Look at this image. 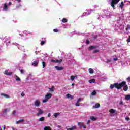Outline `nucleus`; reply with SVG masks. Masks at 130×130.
Here are the masks:
<instances>
[{
	"mask_svg": "<svg viewBox=\"0 0 130 130\" xmlns=\"http://www.w3.org/2000/svg\"><path fill=\"white\" fill-rule=\"evenodd\" d=\"M124 85H125V82L122 81L120 83H114V87L116 88V89H117L118 90H120L122 88Z\"/></svg>",
	"mask_w": 130,
	"mask_h": 130,
	"instance_id": "f257e3e1",
	"label": "nucleus"
},
{
	"mask_svg": "<svg viewBox=\"0 0 130 130\" xmlns=\"http://www.w3.org/2000/svg\"><path fill=\"white\" fill-rule=\"evenodd\" d=\"M52 97V94L51 93H47L46 95L45 96V100H43V103H45V102H47L50 98Z\"/></svg>",
	"mask_w": 130,
	"mask_h": 130,
	"instance_id": "f03ea898",
	"label": "nucleus"
},
{
	"mask_svg": "<svg viewBox=\"0 0 130 130\" xmlns=\"http://www.w3.org/2000/svg\"><path fill=\"white\" fill-rule=\"evenodd\" d=\"M44 113V112H43V110L41 109H38V112L37 114V116H40V115H42Z\"/></svg>",
	"mask_w": 130,
	"mask_h": 130,
	"instance_id": "7ed1b4c3",
	"label": "nucleus"
},
{
	"mask_svg": "<svg viewBox=\"0 0 130 130\" xmlns=\"http://www.w3.org/2000/svg\"><path fill=\"white\" fill-rule=\"evenodd\" d=\"M34 105L36 106V107H39V106H40V101L36 100L34 102Z\"/></svg>",
	"mask_w": 130,
	"mask_h": 130,
	"instance_id": "20e7f679",
	"label": "nucleus"
},
{
	"mask_svg": "<svg viewBox=\"0 0 130 130\" xmlns=\"http://www.w3.org/2000/svg\"><path fill=\"white\" fill-rule=\"evenodd\" d=\"M123 82H125V85L123 86V90H124L125 92H126V91L128 90V86L126 84V82L125 81H123Z\"/></svg>",
	"mask_w": 130,
	"mask_h": 130,
	"instance_id": "39448f33",
	"label": "nucleus"
},
{
	"mask_svg": "<svg viewBox=\"0 0 130 130\" xmlns=\"http://www.w3.org/2000/svg\"><path fill=\"white\" fill-rule=\"evenodd\" d=\"M120 9H123V7H124V3L123 1H121L120 4L118 5Z\"/></svg>",
	"mask_w": 130,
	"mask_h": 130,
	"instance_id": "423d86ee",
	"label": "nucleus"
},
{
	"mask_svg": "<svg viewBox=\"0 0 130 130\" xmlns=\"http://www.w3.org/2000/svg\"><path fill=\"white\" fill-rule=\"evenodd\" d=\"M4 75H7V76H12L13 75V72H9L7 70H5L4 72Z\"/></svg>",
	"mask_w": 130,
	"mask_h": 130,
	"instance_id": "0eeeda50",
	"label": "nucleus"
},
{
	"mask_svg": "<svg viewBox=\"0 0 130 130\" xmlns=\"http://www.w3.org/2000/svg\"><path fill=\"white\" fill-rule=\"evenodd\" d=\"M111 14H110L109 11H107V13L106 14V18L107 19H109L110 17H111Z\"/></svg>",
	"mask_w": 130,
	"mask_h": 130,
	"instance_id": "6e6552de",
	"label": "nucleus"
},
{
	"mask_svg": "<svg viewBox=\"0 0 130 130\" xmlns=\"http://www.w3.org/2000/svg\"><path fill=\"white\" fill-rule=\"evenodd\" d=\"M55 68L57 70V71H62V70H63V68L62 66L59 67V66H55Z\"/></svg>",
	"mask_w": 130,
	"mask_h": 130,
	"instance_id": "1a4fd4ad",
	"label": "nucleus"
},
{
	"mask_svg": "<svg viewBox=\"0 0 130 130\" xmlns=\"http://www.w3.org/2000/svg\"><path fill=\"white\" fill-rule=\"evenodd\" d=\"M8 9L9 8H8V5H7V4L5 3L4 5L3 10V11H8Z\"/></svg>",
	"mask_w": 130,
	"mask_h": 130,
	"instance_id": "9d476101",
	"label": "nucleus"
},
{
	"mask_svg": "<svg viewBox=\"0 0 130 130\" xmlns=\"http://www.w3.org/2000/svg\"><path fill=\"white\" fill-rule=\"evenodd\" d=\"M66 98H68V99H74V97L72 95L69 93H68L66 95Z\"/></svg>",
	"mask_w": 130,
	"mask_h": 130,
	"instance_id": "9b49d317",
	"label": "nucleus"
},
{
	"mask_svg": "<svg viewBox=\"0 0 130 130\" xmlns=\"http://www.w3.org/2000/svg\"><path fill=\"white\" fill-rule=\"evenodd\" d=\"M9 111H10V108H8V109H5L3 112V114H7V113L8 112H9Z\"/></svg>",
	"mask_w": 130,
	"mask_h": 130,
	"instance_id": "f8f14e48",
	"label": "nucleus"
},
{
	"mask_svg": "<svg viewBox=\"0 0 130 130\" xmlns=\"http://www.w3.org/2000/svg\"><path fill=\"white\" fill-rule=\"evenodd\" d=\"M38 62H39V60L34 61L32 63V66L37 67V66H38Z\"/></svg>",
	"mask_w": 130,
	"mask_h": 130,
	"instance_id": "ddd939ff",
	"label": "nucleus"
},
{
	"mask_svg": "<svg viewBox=\"0 0 130 130\" xmlns=\"http://www.w3.org/2000/svg\"><path fill=\"white\" fill-rule=\"evenodd\" d=\"M100 107V104H95L94 106H93L92 108H99Z\"/></svg>",
	"mask_w": 130,
	"mask_h": 130,
	"instance_id": "4468645a",
	"label": "nucleus"
},
{
	"mask_svg": "<svg viewBox=\"0 0 130 130\" xmlns=\"http://www.w3.org/2000/svg\"><path fill=\"white\" fill-rule=\"evenodd\" d=\"M1 96H4L5 98H10V96H9L8 94L6 93H1Z\"/></svg>",
	"mask_w": 130,
	"mask_h": 130,
	"instance_id": "2eb2a0df",
	"label": "nucleus"
},
{
	"mask_svg": "<svg viewBox=\"0 0 130 130\" xmlns=\"http://www.w3.org/2000/svg\"><path fill=\"white\" fill-rule=\"evenodd\" d=\"M90 119H91V120H92V121H95L97 120V118H96V117L94 116H90Z\"/></svg>",
	"mask_w": 130,
	"mask_h": 130,
	"instance_id": "dca6fc26",
	"label": "nucleus"
},
{
	"mask_svg": "<svg viewBox=\"0 0 130 130\" xmlns=\"http://www.w3.org/2000/svg\"><path fill=\"white\" fill-rule=\"evenodd\" d=\"M96 47H97V46H91L89 47V50H92V49H95V48H96Z\"/></svg>",
	"mask_w": 130,
	"mask_h": 130,
	"instance_id": "f3484780",
	"label": "nucleus"
},
{
	"mask_svg": "<svg viewBox=\"0 0 130 130\" xmlns=\"http://www.w3.org/2000/svg\"><path fill=\"white\" fill-rule=\"evenodd\" d=\"M125 100H130V94L126 95L125 96Z\"/></svg>",
	"mask_w": 130,
	"mask_h": 130,
	"instance_id": "a211bd4d",
	"label": "nucleus"
},
{
	"mask_svg": "<svg viewBox=\"0 0 130 130\" xmlns=\"http://www.w3.org/2000/svg\"><path fill=\"white\" fill-rule=\"evenodd\" d=\"M110 5L112 8H114V0H111Z\"/></svg>",
	"mask_w": 130,
	"mask_h": 130,
	"instance_id": "6ab92c4d",
	"label": "nucleus"
},
{
	"mask_svg": "<svg viewBox=\"0 0 130 130\" xmlns=\"http://www.w3.org/2000/svg\"><path fill=\"white\" fill-rule=\"evenodd\" d=\"M21 74H24V72H25V70L22 69L21 68H19V69Z\"/></svg>",
	"mask_w": 130,
	"mask_h": 130,
	"instance_id": "aec40b11",
	"label": "nucleus"
},
{
	"mask_svg": "<svg viewBox=\"0 0 130 130\" xmlns=\"http://www.w3.org/2000/svg\"><path fill=\"white\" fill-rule=\"evenodd\" d=\"M90 74H93L94 73V70H93V69L92 68H89L88 70Z\"/></svg>",
	"mask_w": 130,
	"mask_h": 130,
	"instance_id": "412c9836",
	"label": "nucleus"
},
{
	"mask_svg": "<svg viewBox=\"0 0 130 130\" xmlns=\"http://www.w3.org/2000/svg\"><path fill=\"white\" fill-rule=\"evenodd\" d=\"M44 130H51V128H50V126H45Z\"/></svg>",
	"mask_w": 130,
	"mask_h": 130,
	"instance_id": "4be33fe9",
	"label": "nucleus"
},
{
	"mask_svg": "<svg viewBox=\"0 0 130 130\" xmlns=\"http://www.w3.org/2000/svg\"><path fill=\"white\" fill-rule=\"evenodd\" d=\"M48 89L50 92H54V87L53 86L52 88H48Z\"/></svg>",
	"mask_w": 130,
	"mask_h": 130,
	"instance_id": "5701e85b",
	"label": "nucleus"
},
{
	"mask_svg": "<svg viewBox=\"0 0 130 130\" xmlns=\"http://www.w3.org/2000/svg\"><path fill=\"white\" fill-rule=\"evenodd\" d=\"M75 78H77V76H71V78H70V80L71 81H74V80H75Z\"/></svg>",
	"mask_w": 130,
	"mask_h": 130,
	"instance_id": "b1692460",
	"label": "nucleus"
},
{
	"mask_svg": "<svg viewBox=\"0 0 130 130\" xmlns=\"http://www.w3.org/2000/svg\"><path fill=\"white\" fill-rule=\"evenodd\" d=\"M51 62H55L56 63H58L59 61L58 60H51Z\"/></svg>",
	"mask_w": 130,
	"mask_h": 130,
	"instance_id": "393cba45",
	"label": "nucleus"
},
{
	"mask_svg": "<svg viewBox=\"0 0 130 130\" xmlns=\"http://www.w3.org/2000/svg\"><path fill=\"white\" fill-rule=\"evenodd\" d=\"M39 121H44V117L40 118L39 119Z\"/></svg>",
	"mask_w": 130,
	"mask_h": 130,
	"instance_id": "a878e982",
	"label": "nucleus"
},
{
	"mask_svg": "<svg viewBox=\"0 0 130 130\" xmlns=\"http://www.w3.org/2000/svg\"><path fill=\"white\" fill-rule=\"evenodd\" d=\"M91 13H87V12H85V13H84L81 16V17L82 18V17H84V15H87V16H88V15H90Z\"/></svg>",
	"mask_w": 130,
	"mask_h": 130,
	"instance_id": "bb28decb",
	"label": "nucleus"
},
{
	"mask_svg": "<svg viewBox=\"0 0 130 130\" xmlns=\"http://www.w3.org/2000/svg\"><path fill=\"white\" fill-rule=\"evenodd\" d=\"M21 7H22V5H21V4H18V5H16V9H19V8H21Z\"/></svg>",
	"mask_w": 130,
	"mask_h": 130,
	"instance_id": "cd10ccee",
	"label": "nucleus"
},
{
	"mask_svg": "<svg viewBox=\"0 0 130 130\" xmlns=\"http://www.w3.org/2000/svg\"><path fill=\"white\" fill-rule=\"evenodd\" d=\"M16 81H21V78H20L18 76H16L15 77Z\"/></svg>",
	"mask_w": 130,
	"mask_h": 130,
	"instance_id": "c85d7f7f",
	"label": "nucleus"
},
{
	"mask_svg": "<svg viewBox=\"0 0 130 130\" xmlns=\"http://www.w3.org/2000/svg\"><path fill=\"white\" fill-rule=\"evenodd\" d=\"M62 22L63 23H67V22H68V19H66V18H63L62 19Z\"/></svg>",
	"mask_w": 130,
	"mask_h": 130,
	"instance_id": "c756f323",
	"label": "nucleus"
},
{
	"mask_svg": "<svg viewBox=\"0 0 130 130\" xmlns=\"http://www.w3.org/2000/svg\"><path fill=\"white\" fill-rule=\"evenodd\" d=\"M83 123L82 122H78V125H79L80 126V127H82V126H83Z\"/></svg>",
	"mask_w": 130,
	"mask_h": 130,
	"instance_id": "7c9ffc66",
	"label": "nucleus"
},
{
	"mask_svg": "<svg viewBox=\"0 0 130 130\" xmlns=\"http://www.w3.org/2000/svg\"><path fill=\"white\" fill-rule=\"evenodd\" d=\"M89 83H95V79H92L90 80H89Z\"/></svg>",
	"mask_w": 130,
	"mask_h": 130,
	"instance_id": "2f4dec72",
	"label": "nucleus"
},
{
	"mask_svg": "<svg viewBox=\"0 0 130 130\" xmlns=\"http://www.w3.org/2000/svg\"><path fill=\"white\" fill-rule=\"evenodd\" d=\"M120 0H114V5H117Z\"/></svg>",
	"mask_w": 130,
	"mask_h": 130,
	"instance_id": "473e14b6",
	"label": "nucleus"
},
{
	"mask_svg": "<svg viewBox=\"0 0 130 130\" xmlns=\"http://www.w3.org/2000/svg\"><path fill=\"white\" fill-rule=\"evenodd\" d=\"M128 30H130V25L128 24L127 26V27L126 28V31H128Z\"/></svg>",
	"mask_w": 130,
	"mask_h": 130,
	"instance_id": "72a5a7b5",
	"label": "nucleus"
},
{
	"mask_svg": "<svg viewBox=\"0 0 130 130\" xmlns=\"http://www.w3.org/2000/svg\"><path fill=\"white\" fill-rule=\"evenodd\" d=\"M91 95H92V96H95V95H96V90H93L91 93Z\"/></svg>",
	"mask_w": 130,
	"mask_h": 130,
	"instance_id": "f704fd0d",
	"label": "nucleus"
},
{
	"mask_svg": "<svg viewBox=\"0 0 130 130\" xmlns=\"http://www.w3.org/2000/svg\"><path fill=\"white\" fill-rule=\"evenodd\" d=\"M24 119H21V120H19L18 121V122H19V123H24Z\"/></svg>",
	"mask_w": 130,
	"mask_h": 130,
	"instance_id": "c9c22d12",
	"label": "nucleus"
},
{
	"mask_svg": "<svg viewBox=\"0 0 130 130\" xmlns=\"http://www.w3.org/2000/svg\"><path fill=\"white\" fill-rule=\"evenodd\" d=\"M114 88V84H111L110 86V89H113Z\"/></svg>",
	"mask_w": 130,
	"mask_h": 130,
	"instance_id": "e433bc0d",
	"label": "nucleus"
},
{
	"mask_svg": "<svg viewBox=\"0 0 130 130\" xmlns=\"http://www.w3.org/2000/svg\"><path fill=\"white\" fill-rule=\"evenodd\" d=\"M45 44V41H42L41 42V45H44Z\"/></svg>",
	"mask_w": 130,
	"mask_h": 130,
	"instance_id": "4c0bfd02",
	"label": "nucleus"
},
{
	"mask_svg": "<svg viewBox=\"0 0 130 130\" xmlns=\"http://www.w3.org/2000/svg\"><path fill=\"white\" fill-rule=\"evenodd\" d=\"M110 113H114V109H111L110 110Z\"/></svg>",
	"mask_w": 130,
	"mask_h": 130,
	"instance_id": "58836bf2",
	"label": "nucleus"
},
{
	"mask_svg": "<svg viewBox=\"0 0 130 130\" xmlns=\"http://www.w3.org/2000/svg\"><path fill=\"white\" fill-rule=\"evenodd\" d=\"M106 63H110V62H111V60H107V61H106Z\"/></svg>",
	"mask_w": 130,
	"mask_h": 130,
	"instance_id": "ea45409f",
	"label": "nucleus"
},
{
	"mask_svg": "<svg viewBox=\"0 0 130 130\" xmlns=\"http://www.w3.org/2000/svg\"><path fill=\"white\" fill-rule=\"evenodd\" d=\"M66 129L67 130H73V128H69V127H66Z\"/></svg>",
	"mask_w": 130,
	"mask_h": 130,
	"instance_id": "a19ab883",
	"label": "nucleus"
},
{
	"mask_svg": "<svg viewBox=\"0 0 130 130\" xmlns=\"http://www.w3.org/2000/svg\"><path fill=\"white\" fill-rule=\"evenodd\" d=\"M54 116H55L56 118L58 116V113H54Z\"/></svg>",
	"mask_w": 130,
	"mask_h": 130,
	"instance_id": "79ce46f5",
	"label": "nucleus"
},
{
	"mask_svg": "<svg viewBox=\"0 0 130 130\" xmlns=\"http://www.w3.org/2000/svg\"><path fill=\"white\" fill-rule=\"evenodd\" d=\"M99 50H95L93 52V53H97V52H99Z\"/></svg>",
	"mask_w": 130,
	"mask_h": 130,
	"instance_id": "37998d69",
	"label": "nucleus"
},
{
	"mask_svg": "<svg viewBox=\"0 0 130 130\" xmlns=\"http://www.w3.org/2000/svg\"><path fill=\"white\" fill-rule=\"evenodd\" d=\"M45 62H42V66H43V68H45Z\"/></svg>",
	"mask_w": 130,
	"mask_h": 130,
	"instance_id": "c03bdc74",
	"label": "nucleus"
},
{
	"mask_svg": "<svg viewBox=\"0 0 130 130\" xmlns=\"http://www.w3.org/2000/svg\"><path fill=\"white\" fill-rule=\"evenodd\" d=\"M118 113V111H116V110H114V114L115 115H116Z\"/></svg>",
	"mask_w": 130,
	"mask_h": 130,
	"instance_id": "a18cd8bd",
	"label": "nucleus"
},
{
	"mask_svg": "<svg viewBox=\"0 0 130 130\" xmlns=\"http://www.w3.org/2000/svg\"><path fill=\"white\" fill-rule=\"evenodd\" d=\"M86 44H89V43H90V41H89V40H86Z\"/></svg>",
	"mask_w": 130,
	"mask_h": 130,
	"instance_id": "49530a36",
	"label": "nucleus"
},
{
	"mask_svg": "<svg viewBox=\"0 0 130 130\" xmlns=\"http://www.w3.org/2000/svg\"><path fill=\"white\" fill-rule=\"evenodd\" d=\"M126 80H127V81L128 82H130V76L128 77H127V78H126Z\"/></svg>",
	"mask_w": 130,
	"mask_h": 130,
	"instance_id": "de8ad7c7",
	"label": "nucleus"
},
{
	"mask_svg": "<svg viewBox=\"0 0 130 130\" xmlns=\"http://www.w3.org/2000/svg\"><path fill=\"white\" fill-rule=\"evenodd\" d=\"M81 98H79V99H78V100H77V103H79V102H80V101H81Z\"/></svg>",
	"mask_w": 130,
	"mask_h": 130,
	"instance_id": "09e8293b",
	"label": "nucleus"
},
{
	"mask_svg": "<svg viewBox=\"0 0 130 130\" xmlns=\"http://www.w3.org/2000/svg\"><path fill=\"white\" fill-rule=\"evenodd\" d=\"M58 61V63H60L61 62H62V59H60Z\"/></svg>",
	"mask_w": 130,
	"mask_h": 130,
	"instance_id": "8fccbe9b",
	"label": "nucleus"
},
{
	"mask_svg": "<svg viewBox=\"0 0 130 130\" xmlns=\"http://www.w3.org/2000/svg\"><path fill=\"white\" fill-rule=\"evenodd\" d=\"M119 105H123V102L121 101L120 103H119Z\"/></svg>",
	"mask_w": 130,
	"mask_h": 130,
	"instance_id": "3c124183",
	"label": "nucleus"
},
{
	"mask_svg": "<svg viewBox=\"0 0 130 130\" xmlns=\"http://www.w3.org/2000/svg\"><path fill=\"white\" fill-rule=\"evenodd\" d=\"M21 96H22V97H24V96H25V93H24V92H22L21 93Z\"/></svg>",
	"mask_w": 130,
	"mask_h": 130,
	"instance_id": "603ef678",
	"label": "nucleus"
},
{
	"mask_svg": "<svg viewBox=\"0 0 130 130\" xmlns=\"http://www.w3.org/2000/svg\"><path fill=\"white\" fill-rule=\"evenodd\" d=\"M13 115H16V110H14V111H13Z\"/></svg>",
	"mask_w": 130,
	"mask_h": 130,
	"instance_id": "864d4df0",
	"label": "nucleus"
},
{
	"mask_svg": "<svg viewBox=\"0 0 130 130\" xmlns=\"http://www.w3.org/2000/svg\"><path fill=\"white\" fill-rule=\"evenodd\" d=\"M86 124H90V120H88L86 123Z\"/></svg>",
	"mask_w": 130,
	"mask_h": 130,
	"instance_id": "5fc2aeb1",
	"label": "nucleus"
},
{
	"mask_svg": "<svg viewBox=\"0 0 130 130\" xmlns=\"http://www.w3.org/2000/svg\"><path fill=\"white\" fill-rule=\"evenodd\" d=\"M72 128L74 129H76V128H77V127H76V126H72Z\"/></svg>",
	"mask_w": 130,
	"mask_h": 130,
	"instance_id": "6e6d98bb",
	"label": "nucleus"
},
{
	"mask_svg": "<svg viewBox=\"0 0 130 130\" xmlns=\"http://www.w3.org/2000/svg\"><path fill=\"white\" fill-rule=\"evenodd\" d=\"M126 120L127 121H129V117H126Z\"/></svg>",
	"mask_w": 130,
	"mask_h": 130,
	"instance_id": "4d7b16f0",
	"label": "nucleus"
},
{
	"mask_svg": "<svg viewBox=\"0 0 130 130\" xmlns=\"http://www.w3.org/2000/svg\"><path fill=\"white\" fill-rule=\"evenodd\" d=\"M98 37V35L94 36V39H96Z\"/></svg>",
	"mask_w": 130,
	"mask_h": 130,
	"instance_id": "13d9d810",
	"label": "nucleus"
},
{
	"mask_svg": "<svg viewBox=\"0 0 130 130\" xmlns=\"http://www.w3.org/2000/svg\"><path fill=\"white\" fill-rule=\"evenodd\" d=\"M54 32H58V30L57 29H53Z\"/></svg>",
	"mask_w": 130,
	"mask_h": 130,
	"instance_id": "bf43d9fd",
	"label": "nucleus"
},
{
	"mask_svg": "<svg viewBox=\"0 0 130 130\" xmlns=\"http://www.w3.org/2000/svg\"><path fill=\"white\" fill-rule=\"evenodd\" d=\"M127 42H130V39L129 38L126 40Z\"/></svg>",
	"mask_w": 130,
	"mask_h": 130,
	"instance_id": "052dcab7",
	"label": "nucleus"
},
{
	"mask_svg": "<svg viewBox=\"0 0 130 130\" xmlns=\"http://www.w3.org/2000/svg\"><path fill=\"white\" fill-rule=\"evenodd\" d=\"M11 5H12V2H9L8 3V6H11Z\"/></svg>",
	"mask_w": 130,
	"mask_h": 130,
	"instance_id": "680f3d73",
	"label": "nucleus"
},
{
	"mask_svg": "<svg viewBox=\"0 0 130 130\" xmlns=\"http://www.w3.org/2000/svg\"><path fill=\"white\" fill-rule=\"evenodd\" d=\"M30 77H32V74H29L28 75V78H30Z\"/></svg>",
	"mask_w": 130,
	"mask_h": 130,
	"instance_id": "e2e57ef3",
	"label": "nucleus"
},
{
	"mask_svg": "<svg viewBox=\"0 0 130 130\" xmlns=\"http://www.w3.org/2000/svg\"><path fill=\"white\" fill-rule=\"evenodd\" d=\"M75 105H76V106H80V105L79 104H78V103H76L75 104Z\"/></svg>",
	"mask_w": 130,
	"mask_h": 130,
	"instance_id": "0e129e2a",
	"label": "nucleus"
},
{
	"mask_svg": "<svg viewBox=\"0 0 130 130\" xmlns=\"http://www.w3.org/2000/svg\"><path fill=\"white\" fill-rule=\"evenodd\" d=\"M83 128H86V126L84 125V124L82 125Z\"/></svg>",
	"mask_w": 130,
	"mask_h": 130,
	"instance_id": "69168bd1",
	"label": "nucleus"
},
{
	"mask_svg": "<svg viewBox=\"0 0 130 130\" xmlns=\"http://www.w3.org/2000/svg\"><path fill=\"white\" fill-rule=\"evenodd\" d=\"M118 59L117 58H114V61H116V60H118Z\"/></svg>",
	"mask_w": 130,
	"mask_h": 130,
	"instance_id": "338daca9",
	"label": "nucleus"
},
{
	"mask_svg": "<svg viewBox=\"0 0 130 130\" xmlns=\"http://www.w3.org/2000/svg\"><path fill=\"white\" fill-rule=\"evenodd\" d=\"M15 1H16L17 2H18V3L21 2V0H15Z\"/></svg>",
	"mask_w": 130,
	"mask_h": 130,
	"instance_id": "774afa93",
	"label": "nucleus"
}]
</instances>
